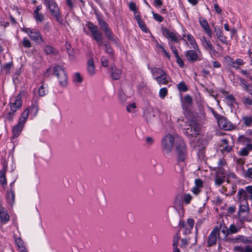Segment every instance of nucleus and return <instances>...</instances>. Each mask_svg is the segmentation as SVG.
<instances>
[{
    "label": "nucleus",
    "mask_w": 252,
    "mask_h": 252,
    "mask_svg": "<svg viewBox=\"0 0 252 252\" xmlns=\"http://www.w3.org/2000/svg\"><path fill=\"white\" fill-rule=\"evenodd\" d=\"M217 237H208L207 241V246L212 247L216 244Z\"/></svg>",
    "instance_id": "obj_48"
},
{
    "label": "nucleus",
    "mask_w": 252,
    "mask_h": 252,
    "mask_svg": "<svg viewBox=\"0 0 252 252\" xmlns=\"http://www.w3.org/2000/svg\"><path fill=\"white\" fill-rule=\"evenodd\" d=\"M176 59V62L178 64L179 66L181 67H182L184 66V63L182 59L180 57L179 55L176 56L175 57Z\"/></svg>",
    "instance_id": "obj_61"
},
{
    "label": "nucleus",
    "mask_w": 252,
    "mask_h": 252,
    "mask_svg": "<svg viewBox=\"0 0 252 252\" xmlns=\"http://www.w3.org/2000/svg\"><path fill=\"white\" fill-rule=\"evenodd\" d=\"M36 89H34L33 90L34 95L32 101L31 106L26 108L24 111L26 112L27 111L28 116L29 115H30V117L31 119H32L37 115L39 110L38 103L39 101V98L36 94Z\"/></svg>",
    "instance_id": "obj_7"
},
{
    "label": "nucleus",
    "mask_w": 252,
    "mask_h": 252,
    "mask_svg": "<svg viewBox=\"0 0 252 252\" xmlns=\"http://www.w3.org/2000/svg\"><path fill=\"white\" fill-rule=\"evenodd\" d=\"M85 26L90 32H86V34L91 35L97 43H101L102 40V34L99 32L98 27L90 21L87 22Z\"/></svg>",
    "instance_id": "obj_3"
},
{
    "label": "nucleus",
    "mask_w": 252,
    "mask_h": 252,
    "mask_svg": "<svg viewBox=\"0 0 252 252\" xmlns=\"http://www.w3.org/2000/svg\"><path fill=\"white\" fill-rule=\"evenodd\" d=\"M53 73L57 77L60 85L65 87L67 84V76L63 67L60 65H55L53 68Z\"/></svg>",
    "instance_id": "obj_4"
},
{
    "label": "nucleus",
    "mask_w": 252,
    "mask_h": 252,
    "mask_svg": "<svg viewBox=\"0 0 252 252\" xmlns=\"http://www.w3.org/2000/svg\"><path fill=\"white\" fill-rule=\"evenodd\" d=\"M245 63L244 61L241 59H237L234 61L232 67L238 69L240 65H244Z\"/></svg>",
    "instance_id": "obj_42"
},
{
    "label": "nucleus",
    "mask_w": 252,
    "mask_h": 252,
    "mask_svg": "<svg viewBox=\"0 0 252 252\" xmlns=\"http://www.w3.org/2000/svg\"><path fill=\"white\" fill-rule=\"evenodd\" d=\"M15 200V193L13 189H10L9 191L7 192L6 196V200L7 203L12 206L14 203Z\"/></svg>",
    "instance_id": "obj_29"
},
{
    "label": "nucleus",
    "mask_w": 252,
    "mask_h": 252,
    "mask_svg": "<svg viewBox=\"0 0 252 252\" xmlns=\"http://www.w3.org/2000/svg\"><path fill=\"white\" fill-rule=\"evenodd\" d=\"M163 2L161 0H154V5L157 8H160L162 5Z\"/></svg>",
    "instance_id": "obj_63"
},
{
    "label": "nucleus",
    "mask_w": 252,
    "mask_h": 252,
    "mask_svg": "<svg viewBox=\"0 0 252 252\" xmlns=\"http://www.w3.org/2000/svg\"><path fill=\"white\" fill-rule=\"evenodd\" d=\"M183 36L187 38L188 41L189 42L191 47L193 49H197L198 48H199L195 38L190 33H188L187 34L185 33L183 34Z\"/></svg>",
    "instance_id": "obj_19"
},
{
    "label": "nucleus",
    "mask_w": 252,
    "mask_h": 252,
    "mask_svg": "<svg viewBox=\"0 0 252 252\" xmlns=\"http://www.w3.org/2000/svg\"><path fill=\"white\" fill-rule=\"evenodd\" d=\"M244 176L245 178H248L252 179V168H248V169L244 173Z\"/></svg>",
    "instance_id": "obj_54"
},
{
    "label": "nucleus",
    "mask_w": 252,
    "mask_h": 252,
    "mask_svg": "<svg viewBox=\"0 0 252 252\" xmlns=\"http://www.w3.org/2000/svg\"><path fill=\"white\" fill-rule=\"evenodd\" d=\"M128 7H129V9L131 11L134 12V13H137V8H136V4L134 2H129V3L128 4Z\"/></svg>",
    "instance_id": "obj_58"
},
{
    "label": "nucleus",
    "mask_w": 252,
    "mask_h": 252,
    "mask_svg": "<svg viewBox=\"0 0 252 252\" xmlns=\"http://www.w3.org/2000/svg\"><path fill=\"white\" fill-rule=\"evenodd\" d=\"M239 153L241 156H247L248 155L249 152L247 149H246V148H245V147H244L240 150Z\"/></svg>",
    "instance_id": "obj_64"
},
{
    "label": "nucleus",
    "mask_w": 252,
    "mask_h": 252,
    "mask_svg": "<svg viewBox=\"0 0 252 252\" xmlns=\"http://www.w3.org/2000/svg\"><path fill=\"white\" fill-rule=\"evenodd\" d=\"M201 51L199 48L197 49L188 50L185 52V56L189 62H195L200 61L199 59Z\"/></svg>",
    "instance_id": "obj_13"
},
{
    "label": "nucleus",
    "mask_w": 252,
    "mask_h": 252,
    "mask_svg": "<svg viewBox=\"0 0 252 252\" xmlns=\"http://www.w3.org/2000/svg\"><path fill=\"white\" fill-rule=\"evenodd\" d=\"M137 24L142 31L145 32H148V30L147 29L146 25L142 20L141 21H138Z\"/></svg>",
    "instance_id": "obj_49"
},
{
    "label": "nucleus",
    "mask_w": 252,
    "mask_h": 252,
    "mask_svg": "<svg viewBox=\"0 0 252 252\" xmlns=\"http://www.w3.org/2000/svg\"><path fill=\"white\" fill-rule=\"evenodd\" d=\"M144 116L147 121H150L155 117V114L153 108L148 107L145 109L144 112Z\"/></svg>",
    "instance_id": "obj_22"
},
{
    "label": "nucleus",
    "mask_w": 252,
    "mask_h": 252,
    "mask_svg": "<svg viewBox=\"0 0 252 252\" xmlns=\"http://www.w3.org/2000/svg\"><path fill=\"white\" fill-rule=\"evenodd\" d=\"M152 14L153 16L154 19L158 22H162L163 20V18L161 15L155 13L154 11H152Z\"/></svg>",
    "instance_id": "obj_52"
},
{
    "label": "nucleus",
    "mask_w": 252,
    "mask_h": 252,
    "mask_svg": "<svg viewBox=\"0 0 252 252\" xmlns=\"http://www.w3.org/2000/svg\"><path fill=\"white\" fill-rule=\"evenodd\" d=\"M227 104L230 107L236 103V99L232 94H228L225 96Z\"/></svg>",
    "instance_id": "obj_37"
},
{
    "label": "nucleus",
    "mask_w": 252,
    "mask_h": 252,
    "mask_svg": "<svg viewBox=\"0 0 252 252\" xmlns=\"http://www.w3.org/2000/svg\"><path fill=\"white\" fill-rule=\"evenodd\" d=\"M225 62L227 63L228 65H230L232 67L233 65L234 61L229 56H226L224 58Z\"/></svg>",
    "instance_id": "obj_57"
},
{
    "label": "nucleus",
    "mask_w": 252,
    "mask_h": 252,
    "mask_svg": "<svg viewBox=\"0 0 252 252\" xmlns=\"http://www.w3.org/2000/svg\"><path fill=\"white\" fill-rule=\"evenodd\" d=\"M179 243V238L178 237H175L173 241V252H180L179 249L178 248Z\"/></svg>",
    "instance_id": "obj_44"
},
{
    "label": "nucleus",
    "mask_w": 252,
    "mask_h": 252,
    "mask_svg": "<svg viewBox=\"0 0 252 252\" xmlns=\"http://www.w3.org/2000/svg\"><path fill=\"white\" fill-rule=\"evenodd\" d=\"M15 112H13L11 111L9 112L5 117L6 119L8 121H12Z\"/></svg>",
    "instance_id": "obj_62"
},
{
    "label": "nucleus",
    "mask_w": 252,
    "mask_h": 252,
    "mask_svg": "<svg viewBox=\"0 0 252 252\" xmlns=\"http://www.w3.org/2000/svg\"><path fill=\"white\" fill-rule=\"evenodd\" d=\"M50 11L52 15L55 17L58 22L60 23H62L63 20L61 15L60 10L59 7H56V8L54 9H51V10Z\"/></svg>",
    "instance_id": "obj_26"
},
{
    "label": "nucleus",
    "mask_w": 252,
    "mask_h": 252,
    "mask_svg": "<svg viewBox=\"0 0 252 252\" xmlns=\"http://www.w3.org/2000/svg\"><path fill=\"white\" fill-rule=\"evenodd\" d=\"M25 31L29 34L31 39L34 42L37 43L43 42V38L38 30L36 29L27 28Z\"/></svg>",
    "instance_id": "obj_11"
},
{
    "label": "nucleus",
    "mask_w": 252,
    "mask_h": 252,
    "mask_svg": "<svg viewBox=\"0 0 252 252\" xmlns=\"http://www.w3.org/2000/svg\"><path fill=\"white\" fill-rule=\"evenodd\" d=\"M241 121L243 125L246 127H249L252 126V116L245 115L242 117Z\"/></svg>",
    "instance_id": "obj_28"
},
{
    "label": "nucleus",
    "mask_w": 252,
    "mask_h": 252,
    "mask_svg": "<svg viewBox=\"0 0 252 252\" xmlns=\"http://www.w3.org/2000/svg\"><path fill=\"white\" fill-rule=\"evenodd\" d=\"M22 104V100L20 95L12 96L9 100L10 111L16 112L19 109Z\"/></svg>",
    "instance_id": "obj_12"
},
{
    "label": "nucleus",
    "mask_w": 252,
    "mask_h": 252,
    "mask_svg": "<svg viewBox=\"0 0 252 252\" xmlns=\"http://www.w3.org/2000/svg\"><path fill=\"white\" fill-rule=\"evenodd\" d=\"M218 227L220 229V231H221L224 236H228V227L226 226L223 220L220 221Z\"/></svg>",
    "instance_id": "obj_33"
},
{
    "label": "nucleus",
    "mask_w": 252,
    "mask_h": 252,
    "mask_svg": "<svg viewBox=\"0 0 252 252\" xmlns=\"http://www.w3.org/2000/svg\"><path fill=\"white\" fill-rule=\"evenodd\" d=\"M199 24L202 29L209 25L206 19L202 17L199 18Z\"/></svg>",
    "instance_id": "obj_50"
},
{
    "label": "nucleus",
    "mask_w": 252,
    "mask_h": 252,
    "mask_svg": "<svg viewBox=\"0 0 252 252\" xmlns=\"http://www.w3.org/2000/svg\"><path fill=\"white\" fill-rule=\"evenodd\" d=\"M237 197L239 203L238 217L240 221H245L248 220L247 215L249 213L248 200H252V186H248L245 189H239Z\"/></svg>",
    "instance_id": "obj_1"
},
{
    "label": "nucleus",
    "mask_w": 252,
    "mask_h": 252,
    "mask_svg": "<svg viewBox=\"0 0 252 252\" xmlns=\"http://www.w3.org/2000/svg\"><path fill=\"white\" fill-rule=\"evenodd\" d=\"M87 71L90 76L94 75L95 73L94 62L93 59H90L87 63Z\"/></svg>",
    "instance_id": "obj_21"
},
{
    "label": "nucleus",
    "mask_w": 252,
    "mask_h": 252,
    "mask_svg": "<svg viewBox=\"0 0 252 252\" xmlns=\"http://www.w3.org/2000/svg\"><path fill=\"white\" fill-rule=\"evenodd\" d=\"M177 88L180 92H185L188 90L187 86L183 81H182L178 84Z\"/></svg>",
    "instance_id": "obj_43"
},
{
    "label": "nucleus",
    "mask_w": 252,
    "mask_h": 252,
    "mask_svg": "<svg viewBox=\"0 0 252 252\" xmlns=\"http://www.w3.org/2000/svg\"><path fill=\"white\" fill-rule=\"evenodd\" d=\"M126 111L128 113L135 114L137 112V105L135 102L129 104L126 106Z\"/></svg>",
    "instance_id": "obj_34"
},
{
    "label": "nucleus",
    "mask_w": 252,
    "mask_h": 252,
    "mask_svg": "<svg viewBox=\"0 0 252 252\" xmlns=\"http://www.w3.org/2000/svg\"><path fill=\"white\" fill-rule=\"evenodd\" d=\"M33 18L37 24L43 22L44 20V15L40 12L33 13Z\"/></svg>",
    "instance_id": "obj_35"
},
{
    "label": "nucleus",
    "mask_w": 252,
    "mask_h": 252,
    "mask_svg": "<svg viewBox=\"0 0 252 252\" xmlns=\"http://www.w3.org/2000/svg\"><path fill=\"white\" fill-rule=\"evenodd\" d=\"M229 241L234 243L241 242L243 244H252V239L250 237H236L231 238Z\"/></svg>",
    "instance_id": "obj_20"
},
{
    "label": "nucleus",
    "mask_w": 252,
    "mask_h": 252,
    "mask_svg": "<svg viewBox=\"0 0 252 252\" xmlns=\"http://www.w3.org/2000/svg\"><path fill=\"white\" fill-rule=\"evenodd\" d=\"M203 30L209 38H211L212 37L213 33L209 25H208L207 27L203 28Z\"/></svg>",
    "instance_id": "obj_51"
},
{
    "label": "nucleus",
    "mask_w": 252,
    "mask_h": 252,
    "mask_svg": "<svg viewBox=\"0 0 252 252\" xmlns=\"http://www.w3.org/2000/svg\"><path fill=\"white\" fill-rule=\"evenodd\" d=\"M214 115L217 120L219 127L226 130H231L233 128L232 124L228 121L225 117L220 116L216 112H214Z\"/></svg>",
    "instance_id": "obj_9"
},
{
    "label": "nucleus",
    "mask_w": 252,
    "mask_h": 252,
    "mask_svg": "<svg viewBox=\"0 0 252 252\" xmlns=\"http://www.w3.org/2000/svg\"><path fill=\"white\" fill-rule=\"evenodd\" d=\"M101 64L104 67H107L108 66L109 63L108 59L104 56H102L101 58Z\"/></svg>",
    "instance_id": "obj_60"
},
{
    "label": "nucleus",
    "mask_w": 252,
    "mask_h": 252,
    "mask_svg": "<svg viewBox=\"0 0 252 252\" xmlns=\"http://www.w3.org/2000/svg\"><path fill=\"white\" fill-rule=\"evenodd\" d=\"M178 125L186 130L185 133L188 136L196 137L199 134L200 130L199 125L194 120L188 121L183 117L179 118L177 121Z\"/></svg>",
    "instance_id": "obj_2"
},
{
    "label": "nucleus",
    "mask_w": 252,
    "mask_h": 252,
    "mask_svg": "<svg viewBox=\"0 0 252 252\" xmlns=\"http://www.w3.org/2000/svg\"><path fill=\"white\" fill-rule=\"evenodd\" d=\"M214 32L218 38L222 42L225 43L226 41V37L223 34L221 30L218 27L216 26L214 28Z\"/></svg>",
    "instance_id": "obj_25"
},
{
    "label": "nucleus",
    "mask_w": 252,
    "mask_h": 252,
    "mask_svg": "<svg viewBox=\"0 0 252 252\" xmlns=\"http://www.w3.org/2000/svg\"><path fill=\"white\" fill-rule=\"evenodd\" d=\"M233 250L239 252H252V245L247 246L245 247L236 246L234 247Z\"/></svg>",
    "instance_id": "obj_32"
},
{
    "label": "nucleus",
    "mask_w": 252,
    "mask_h": 252,
    "mask_svg": "<svg viewBox=\"0 0 252 252\" xmlns=\"http://www.w3.org/2000/svg\"><path fill=\"white\" fill-rule=\"evenodd\" d=\"M105 51L106 53L109 54L110 55V58L113 57V50L111 46L108 44H104Z\"/></svg>",
    "instance_id": "obj_46"
},
{
    "label": "nucleus",
    "mask_w": 252,
    "mask_h": 252,
    "mask_svg": "<svg viewBox=\"0 0 252 252\" xmlns=\"http://www.w3.org/2000/svg\"><path fill=\"white\" fill-rule=\"evenodd\" d=\"M191 199L192 196L190 194L188 193L184 195V201L186 204H189L191 201Z\"/></svg>",
    "instance_id": "obj_59"
},
{
    "label": "nucleus",
    "mask_w": 252,
    "mask_h": 252,
    "mask_svg": "<svg viewBox=\"0 0 252 252\" xmlns=\"http://www.w3.org/2000/svg\"><path fill=\"white\" fill-rule=\"evenodd\" d=\"M15 242L18 248L19 252H28L25 246L24 242L21 237H16Z\"/></svg>",
    "instance_id": "obj_24"
},
{
    "label": "nucleus",
    "mask_w": 252,
    "mask_h": 252,
    "mask_svg": "<svg viewBox=\"0 0 252 252\" xmlns=\"http://www.w3.org/2000/svg\"><path fill=\"white\" fill-rule=\"evenodd\" d=\"M220 232L219 227L216 226L213 229L209 236H219Z\"/></svg>",
    "instance_id": "obj_53"
},
{
    "label": "nucleus",
    "mask_w": 252,
    "mask_h": 252,
    "mask_svg": "<svg viewBox=\"0 0 252 252\" xmlns=\"http://www.w3.org/2000/svg\"><path fill=\"white\" fill-rule=\"evenodd\" d=\"M44 51L47 55H56L58 53L55 48L49 45H45L44 46Z\"/></svg>",
    "instance_id": "obj_31"
},
{
    "label": "nucleus",
    "mask_w": 252,
    "mask_h": 252,
    "mask_svg": "<svg viewBox=\"0 0 252 252\" xmlns=\"http://www.w3.org/2000/svg\"><path fill=\"white\" fill-rule=\"evenodd\" d=\"M180 225L181 227H183L184 230L183 232L184 235H188L190 233V231L192 229L187 227V224H186L185 222L184 221H180Z\"/></svg>",
    "instance_id": "obj_41"
},
{
    "label": "nucleus",
    "mask_w": 252,
    "mask_h": 252,
    "mask_svg": "<svg viewBox=\"0 0 252 252\" xmlns=\"http://www.w3.org/2000/svg\"><path fill=\"white\" fill-rule=\"evenodd\" d=\"M176 151L177 154L178 162H184L187 157V149L184 141L179 138L175 143Z\"/></svg>",
    "instance_id": "obj_6"
},
{
    "label": "nucleus",
    "mask_w": 252,
    "mask_h": 252,
    "mask_svg": "<svg viewBox=\"0 0 252 252\" xmlns=\"http://www.w3.org/2000/svg\"><path fill=\"white\" fill-rule=\"evenodd\" d=\"M43 4L46 6L47 8L51 10L54 9L56 7H58V5L55 0H42Z\"/></svg>",
    "instance_id": "obj_27"
},
{
    "label": "nucleus",
    "mask_w": 252,
    "mask_h": 252,
    "mask_svg": "<svg viewBox=\"0 0 252 252\" xmlns=\"http://www.w3.org/2000/svg\"><path fill=\"white\" fill-rule=\"evenodd\" d=\"M243 102L245 105H252V99L250 97H244Z\"/></svg>",
    "instance_id": "obj_56"
},
{
    "label": "nucleus",
    "mask_w": 252,
    "mask_h": 252,
    "mask_svg": "<svg viewBox=\"0 0 252 252\" xmlns=\"http://www.w3.org/2000/svg\"><path fill=\"white\" fill-rule=\"evenodd\" d=\"M229 141L226 138H223L221 140L220 146L223 147L221 149L222 151H226V152H229L232 148L231 145L228 144Z\"/></svg>",
    "instance_id": "obj_30"
},
{
    "label": "nucleus",
    "mask_w": 252,
    "mask_h": 252,
    "mask_svg": "<svg viewBox=\"0 0 252 252\" xmlns=\"http://www.w3.org/2000/svg\"><path fill=\"white\" fill-rule=\"evenodd\" d=\"M161 32L163 36L168 40L175 42H177L178 41L177 33L175 31H171L166 27H164L161 28Z\"/></svg>",
    "instance_id": "obj_14"
},
{
    "label": "nucleus",
    "mask_w": 252,
    "mask_h": 252,
    "mask_svg": "<svg viewBox=\"0 0 252 252\" xmlns=\"http://www.w3.org/2000/svg\"><path fill=\"white\" fill-rule=\"evenodd\" d=\"M174 144V136L170 134L165 135L161 141V147L163 152L169 154L172 151Z\"/></svg>",
    "instance_id": "obj_8"
},
{
    "label": "nucleus",
    "mask_w": 252,
    "mask_h": 252,
    "mask_svg": "<svg viewBox=\"0 0 252 252\" xmlns=\"http://www.w3.org/2000/svg\"><path fill=\"white\" fill-rule=\"evenodd\" d=\"M97 21L100 29L103 32L107 38L109 40L114 41V35L107 23L101 18H98Z\"/></svg>",
    "instance_id": "obj_10"
},
{
    "label": "nucleus",
    "mask_w": 252,
    "mask_h": 252,
    "mask_svg": "<svg viewBox=\"0 0 252 252\" xmlns=\"http://www.w3.org/2000/svg\"><path fill=\"white\" fill-rule=\"evenodd\" d=\"M28 113L27 111L23 112L19 119L18 123L12 128V133L13 138L18 137L23 130L25 124L27 120Z\"/></svg>",
    "instance_id": "obj_5"
},
{
    "label": "nucleus",
    "mask_w": 252,
    "mask_h": 252,
    "mask_svg": "<svg viewBox=\"0 0 252 252\" xmlns=\"http://www.w3.org/2000/svg\"><path fill=\"white\" fill-rule=\"evenodd\" d=\"M239 229V228L234 224H230L229 228H228V236L237 233Z\"/></svg>",
    "instance_id": "obj_39"
},
{
    "label": "nucleus",
    "mask_w": 252,
    "mask_h": 252,
    "mask_svg": "<svg viewBox=\"0 0 252 252\" xmlns=\"http://www.w3.org/2000/svg\"><path fill=\"white\" fill-rule=\"evenodd\" d=\"M168 90L166 88L163 87L161 88L159 91V97L161 99H164L167 94Z\"/></svg>",
    "instance_id": "obj_45"
},
{
    "label": "nucleus",
    "mask_w": 252,
    "mask_h": 252,
    "mask_svg": "<svg viewBox=\"0 0 252 252\" xmlns=\"http://www.w3.org/2000/svg\"><path fill=\"white\" fill-rule=\"evenodd\" d=\"M9 215L7 213L5 209L1 207L0 209V220L3 224H5L9 220Z\"/></svg>",
    "instance_id": "obj_18"
},
{
    "label": "nucleus",
    "mask_w": 252,
    "mask_h": 252,
    "mask_svg": "<svg viewBox=\"0 0 252 252\" xmlns=\"http://www.w3.org/2000/svg\"><path fill=\"white\" fill-rule=\"evenodd\" d=\"M238 141L240 143H250L251 141V139L250 137L245 136L244 135H241L238 137Z\"/></svg>",
    "instance_id": "obj_47"
},
{
    "label": "nucleus",
    "mask_w": 252,
    "mask_h": 252,
    "mask_svg": "<svg viewBox=\"0 0 252 252\" xmlns=\"http://www.w3.org/2000/svg\"><path fill=\"white\" fill-rule=\"evenodd\" d=\"M122 74L121 69L116 68L115 66H112L111 71V77L115 80H117L120 78Z\"/></svg>",
    "instance_id": "obj_23"
},
{
    "label": "nucleus",
    "mask_w": 252,
    "mask_h": 252,
    "mask_svg": "<svg viewBox=\"0 0 252 252\" xmlns=\"http://www.w3.org/2000/svg\"><path fill=\"white\" fill-rule=\"evenodd\" d=\"M38 93V97H43L46 95L47 94V90L44 87L43 85H42L37 89Z\"/></svg>",
    "instance_id": "obj_38"
},
{
    "label": "nucleus",
    "mask_w": 252,
    "mask_h": 252,
    "mask_svg": "<svg viewBox=\"0 0 252 252\" xmlns=\"http://www.w3.org/2000/svg\"><path fill=\"white\" fill-rule=\"evenodd\" d=\"M148 68L150 70L153 78L155 80L158 78L163 72L164 71L162 68L156 67H151L148 66Z\"/></svg>",
    "instance_id": "obj_17"
},
{
    "label": "nucleus",
    "mask_w": 252,
    "mask_h": 252,
    "mask_svg": "<svg viewBox=\"0 0 252 252\" xmlns=\"http://www.w3.org/2000/svg\"><path fill=\"white\" fill-rule=\"evenodd\" d=\"M157 83L159 85H167L171 80V78L165 71H163L158 78L155 79Z\"/></svg>",
    "instance_id": "obj_15"
},
{
    "label": "nucleus",
    "mask_w": 252,
    "mask_h": 252,
    "mask_svg": "<svg viewBox=\"0 0 252 252\" xmlns=\"http://www.w3.org/2000/svg\"><path fill=\"white\" fill-rule=\"evenodd\" d=\"M225 181V177L223 176L216 175L215 178V185L217 187L221 186Z\"/></svg>",
    "instance_id": "obj_36"
},
{
    "label": "nucleus",
    "mask_w": 252,
    "mask_h": 252,
    "mask_svg": "<svg viewBox=\"0 0 252 252\" xmlns=\"http://www.w3.org/2000/svg\"><path fill=\"white\" fill-rule=\"evenodd\" d=\"M73 81L76 84H80L83 81V78L79 73L76 72L73 76Z\"/></svg>",
    "instance_id": "obj_40"
},
{
    "label": "nucleus",
    "mask_w": 252,
    "mask_h": 252,
    "mask_svg": "<svg viewBox=\"0 0 252 252\" xmlns=\"http://www.w3.org/2000/svg\"><path fill=\"white\" fill-rule=\"evenodd\" d=\"M201 42L203 47L208 51L215 52V50L209 40H207L205 36L201 38Z\"/></svg>",
    "instance_id": "obj_16"
},
{
    "label": "nucleus",
    "mask_w": 252,
    "mask_h": 252,
    "mask_svg": "<svg viewBox=\"0 0 252 252\" xmlns=\"http://www.w3.org/2000/svg\"><path fill=\"white\" fill-rule=\"evenodd\" d=\"M23 45L24 47L29 48L31 47L30 41L26 37H24L22 42Z\"/></svg>",
    "instance_id": "obj_55"
}]
</instances>
